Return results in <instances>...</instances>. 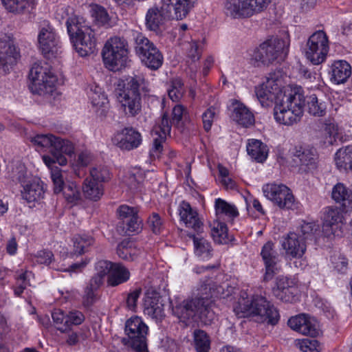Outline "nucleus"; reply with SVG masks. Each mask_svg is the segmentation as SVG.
<instances>
[{"mask_svg": "<svg viewBox=\"0 0 352 352\" xmlns=\"http://www.w3.org/2000/svg\"><path fill=\"white\" fill-rule=\"evenodd\" d=\"M234 311L238 318L257 316L261 322L274 326L280 320L279 311L266 297L260 294L248 295L241 292Z\"/></svg>", "mask_w": 352, "mask_h": 352, "instance_id": "nucleus-1", "label": "nucleus"}, {"mask_svg": "<svg viewBox=\"0 0 352 352\" xmlns=\"http://www.w3.org/2000/svg\"><path fill=\"white\" fill-rule=\"evenodd\" d=\"M305 106L304 90L300 86L289 87L286 94H280L274 107L275 121L286 126L298 122L303 115Z\"/></svg>", "mask_w": 352, "mask_h": 352, "instance_id": "nucleus-2", "label": "nucleus"}, {"mask_svg": "<svg viewBox=\"0 0 352 352\" xmlns=\"http://www.w3.org/2000/svg\"><path fill=\"white\" fill-rule=\"evenodd\" d=\"M213 301L207 297L184 300L173 306L172 312L179 322L188 325L192 322H199L203 325H210L215 314L212 310Z\"/></svg>", "mask_w": 352, "mask_h": 352, "instance_id": "nucleus-3", "label": "nucleus"}, {"mask_svg": "<svg viewBox=\"0 0 352 352\" xmlns=\"http://www.w3.org/2000/svg\"><path fill=\"white\" fill-rule=\"evenodd\" d=\"M66 27L71 43L80 56L94 53L96 47L95 32L82 16L76 14L69 16Z\"/></svg>", "mask_w": 352, "mask_h": 352, "instance_id": "nucleus-4", "label": "nucleus"}, {"mask_svg": "<svg viewBox=\"0 0 352 352\" xmlns=\"http://www.w3.org/2000/svg\"><path fill=\"white\" fill-rule=\"evenodd\" d=\"M9 178L21 188V195L28 203L38 202L44 198L45 184L40 177L28 173L24 164H18L9 172Z\"/></svg>", "mask_w": 352, "mask_h": 352, "instance_id": "nucleus-5", "label": "nucleus"}, {"mask_svg": "<svg viewBox=\"0 0 352 352\" xmlns=\"http://www.w3.org/2000/svg\"><path fill=\"white\" fill-rule=\"evenodd\" d=\"M289 48L288 38L271 36L253 50L250 60L255 67L270 66L278 60H284Z\"/></svg>", "mask_w": 352, "mask_h": 352, "instance_id": "nucleus-6", "label": "nucleus"}, {"mask_svg": "<svg viewBox=\"0 0 352 352\" xmlns=\"http://www.w3.org/2000/svg\"><path fill=\"white\" fill-rule=\"evenodd\" d=\"M127 41L123 37L113 36L108 39L102 50L104 65L109 71L120 72L129 61Z\"/></svg>", "mask_w": 352, "mask_h": 352, "instance_id": "nucleus-7", "label": "nucleus"}, {"mask_svg": "<svg viewBox=\"0 0 352 352\" xmlns=\"http://www.w3.org/2000/svg\"><path fill=\"white\" fill-rule=\"evenodd\" d=\"M143 81L144 78L139 76H128L124 80L118 98L123 112L127 118H134L142 111L140 87Z\"/></svg>", "mask_w": 352, "mask_h": 352, "instance_id": "nucleus-8", "label": "nucleus"}, {"mask_svg": "<svg viewBox=\"0 0 352 352\" xmlns=\"http://www.w3.org/2000/svg\"><path fill=\"white\" fill-rule=\"evenodd\" d=\"M134 49L143 65L152 71L160 69L164 63V56L160 50L142 33L133 34Z\"/></svg>", "mask_w": 352, "mask_h": 352, "instance_id": "nucleus-9", "label": "nucleus"}, {"mask_svg": "<svg viewBox=\"0 0 352 352\" xmlns=\"http://www.w3.org/2000/svg\"><path fill=\"white\" fill-rule=\"evenodd\" d=\"M29 78L30 89L33 94L45 96L52 95L56 91L57 77L47 66L34 64L30 70Z\"/></svg>", "mask_w": 352, "mask_h": 352, "instance_id": "nucleus-10", "label": "nucleus"}, {"mask_svg": "<svg viewBox=\"0 0 352 352\" xmlns=\"http://www.w3.org/2000/svg\"><path fill=\"white\" fill-rule=\"evenodd\" d=\"M329 52V40L324 30L311 34L306 43L305 57L314 65L325 62Z\"/></svg>", "mask_w": 352, "mask_h": 352, "instance_id": "nucleus-11", "label": "nucleus"}, {"mask_svg": "<svg viewBox=\"0 0 352 352\" xmlns=\"http://www.w3.org/2000/svg\"><path fill=\"white\" fill-rule=\"evenodd\" d=\"M292 161L301 173H311L318 166L319 155L317 149L309 144H298L291 150Z\"/></svg>", "mask_w": 352, "mask_h": 352, "instance_id": "nucleus-12", "label": "nucleus"}, {"mask_svg": "<svg viewBox=\"0 0 352 352\" xmlns=\"http://www.w3.org/2000/svg\"><path fill=\"white\" fill-rule=\"evenodd\" d=\"M271 0H226L227 15L232 18L250 17L265 10Z\"/></svg>", "mask_w": 352, "mask_h": 352, "instance_id": "nucleus-13", "label": "nucleus"}, {"mask_svg": "<svg viewBox=\"0 0 352 352\" xmlns=\"http://www.w3.org/2000/svg\"><path fill=\"white\" fill-rule=\"evenodd\" d=\"M148 331L147 325L139 316H133L125 323L124 331L129 344L138 352H148L146 342Z\"/></svg>", "mask_w": 352, "mask_h": 352, "instance_id": "nucleus-14", "label": "nucleus"}, {"mask_svg": "<svg viewBox=\"0 0 352 352\" xmlns=\"http://www.w3.org/2000/svg\"><path fill=\"white\" fill-rule=\"evenodd\" d=\"M260 256L263 265V282L272 280L280 269L281 256L278 253L276 243L272 240L267 241L261 248Z\"/></svg>", "mask_w": 352, "mask_h": 352, "instance_id": "nucleus-15", "label": "nucleus"}, {"mask_svg": "<svg viewBox=\"0 0 352 352\" xmlns=\"http://www.w3.org/2000/svg\"><path fill=\"white\" fill-rule=\"evenodd\" d=\"M265 196L281 209L294 210L296 203L291 190L284 184H267L263 187Z\"/></svg>", "mask_w": 352, "mask_h": 352, "instance_id": "nucleus-16", "label": "nucleus"}, {"mask_svg": "<svg viewBox=\"0 0 352 352\" xmlns=\"http://www.w3.org/2000/svg\"><path fill=\"white\" fill-rule=\"evenodd\" d=\"M38 47L46 58L56 56L61 53V42L54 28L47 25L42 28L38 34Z\"/></svg>", "mask_w": 352, "mask_h": 352, "instance_id": "nucleus-17", "label": "nucleus"}, {"mask_svg": "<svg viewBox=\"0 0 352 352\" xmlns=\"http://www.w3.org/2000/svg\"><path fill=\"white\" fill-rule=\"evenodd\" d=\"M167 113L162 115L161 120L156 124L151 131L153 137V145L149 151L151 158H160L163 150L164 143L170 133V125Z\"/></svg>", "mask_w": 352, "mask_h": 352, "instance_id": "nucleus-18", "label": "nucleus"}, {"mask_svg": "<svg viewBox=\"0 0 352 352\" xmlns=\"http://www.w3.org/2000/svg\"><path fill=\"white\" fill-rule=\"evenodd\" d=\"M20 56L13 37L5 35L0 39V73L9 72L10 67L16 65Z\"/></svg>", "mask_w": 352, "mask_h": 352, "instance_id": "nucleus-19", "label": "nucleus"}, {"mask_svg": "<svg viewBox=\"0 0 352 352\" xmlns=\"http://www.w3.org/2000/svg\"><path fill=\"white\" fill-rule=\"evenodd\" d=\"M31 142L41 148H50L55 151L64 149V152L69 157L74 153V145L71 141L52 134H38L32 138Z\"/></svg>", "mask_w": 352, "mask_h": 352, "instance_id": "nucleus-20", "label": "nucleus"}, {"mask_svg": "<svg viewBox=\"0 0 352 352\" xmlns=\"http://www.w3.org/2000/svg\"><path fill=\"white\" fill-rule=\"evenodd\" d=\"M113 144L122 151H131L142 143L141 133L132 126L124 127L118 131L112 138Z\"/></svg>", "mask_w": 352, "mask_h": 352, "instance_id": "nucleus-21", "label": "nucleus"}, {"mask_svg": "<svg viewBox=\"0 0 352 352\" xmlns=\"http://www.w3.org/2000/svg\"><path fill=\"white\" fill-rule=\"evenodd\" d=\"M160 3V7L150 8L146 13L145 25L150 31L160 32L166 21L173 20L170 11L167 10L163 3Z\"/></svg>", "mask_w": 352, "mask_h": 352, "instance_id": "nucleus-22", "label": "nucleus"}, {"mask_svg": "<svg viewBox=\"0 0 352 352\" xmlns=\"http://www.w3.org/2000/svg\"><path fill=\"white\" fill-rule=\"evenodd\" d=\"M327 75L333 85L345 83L352 74L351 65L345 60H334L327 65Z\"/></svg>", "mask_w": 352, "mask_h": 352, "instance_id": "nucleus-23", "label": "nucleus"}, {"mask_svg": "<svg viewBox=\"0 0 352 352\" xmlns=\"http://www.w3.org/2000/svg\"><path fill=\"white\" fill-rule=\"evenodd\" d=\"M347 212L342 208L327 207L323 216L322 229L327 234L338 235V230H341L344 224L343 213Z\"/></svg>", "mask_w": 352, "mask_h": 352, "instance_id": "nucleus-24", "label": "nucleus"}, {"mask_svg": "<svg viewBox=\"0 0 352 352\" xmlns=\"http://www.w3.org/2000/svg\"><path fill=\"white\" fill-rule=\"evenodd\" d=\"M177 212L180 221L183 222L186 228H192L197 233L201 232L203 223L197 210L192 208L189 202L185 200L181 201Z\"/></svg>", "mask_w": 352, "mask_h": 352, "instance_id": "nucleus-25", "label": "nucleus"}, {"mask_svg": "<svg viewBox=\"0 0 352 352\" xmlns=\"http://www.w3.org/2000/svg\"><path fill=\"white\" fill-rule=\"evenodd\" d=\"M281 245L286 255L292 258H301L306 252V242L300 235L294 232L283 237Z\"/></svg>", "mask_w": 352, "mask_h": 352, "instance_id": "nucleus-26", "label": "nucleus"}, {"mask_svg": "<svg viewBox=\"0 0 352 352\" xmlns=\"http://www.w3.org/2000/svg\"><path fill=\"white\" fill-rule=\"evenodd\" d=\"M272 292L276 298L285 302L292 303L298 298L297 287L287 277H279L276 279Z\"/></svg>", "mask_w": 352, "mask_h": 352, "instance_id": "nucleus-27", "label": "nucleus"}, {"mask_svg": "<svg viewBox=\"0 0 352 352\" xmlns=\"http://www.w3.org/2000/svg\"><path fill=\"white\" fill-rule=\"evenodd\" d=\"M231 118L239 125L248 128L253 125L255 118L253 113L243 102L236 99L230 100Z\"/></svg>", "mask_w": 352, "mask_h": 352, "instance_id": "nucleus-28", "label": "nucleus"}, {"mask_svg": "<svg viewBox=\"0 0 352 352\" xmlns=\"http://www.w3.org/2000/svg\"><path fill=\"white\" fill-rule=\"evenodd\" d=\"M288 326L301 334L315 338L318 335L316 325L311 318L305 314L291 317L287 322Z\"/></svg>", "mask_w": 352, "mask_h": 352, "instance_id": "nucleus-29", "label": "nucleus"}, {"mask_svg": "<svg viewBox=\"0 0 352 352\" xmlns=\"http://www.w3.org/2000/svg\"><path fill=\"white\" fill-rule=\"evenodd\" d=\"M198 0H161L167 10L170 11L171 18L176 20L185 19Z\"/></svg>", "mask_w": 352, "mask_h": 352, "instance_id": "nucleus-30", "label": "nucleus"}, {"mask_svg": "<svg viewBox=\"0 0 352 352\" xmlns=\"http://www.w3.org/2000/svg\"><path fill=\"white\" fill-rule=\"evenodd\" d=\"M275 86L274 88L271 82L267 81L256 89V97L263 107H268L273 102L276 105L280 94H286V90L289 89L285 88L283 90L277 85Z\"/></svg>", "mask_w": 352, "mask_h": 352, "instance_id": "nucleus-31", "label": "nucleus"}, {"mask_svg": "<svg viewBox=\"0 0 352 352\" xmlns=\"http://www.w3.org/2000/svg\"><path fill=\"white\" fill-rule=\"evenodd\" d=\"M160 294L148 291L144 299V313L153 318L160 319L164 316V305L160 302Z\"/></svg>", "mask_w": 352, "mask_h": 352, "instance_id": "nucleus-32", "label": "nucleus"}, {"mask_svg": "<svg viewBox=\"0 0 352 352\" xmlns=\"http://www.w3.org/2000/svg\"><path fill=\"white\" fill-rule=\"evenodd\" d=\"M267 145L261 140L250 139L247 144V153L251 159L256 163L265 162L269 155Z\"/></svg>", "mask_w": 352, "mask_h": 352, "instance_id": "nucleus-33", "label": "nucleus"}, {"mask_svg": "<svg viewBox=\"0 0 352 352\" xmlns=\"http://www.w3.org/2000/svg\"><path fill=\"white\" fill-rule=\"evenodd\" d=\"M331 197L345 211L349 212L352 209V190L343 184L338 183L333 186Z\"/></svg>", "mask_w": 352, "mask_h": 352, "instance_id": "nucleus-34", "label": "nucleus"}, {"mask_svg": "<svg viewBox=\"0 0 352 352\" xmlns=\"http://www.w3.org/2000/svg\"><path fill=\"white\" fill-rule=\"evenodd\" d=\"M5 9L15 14L32 12L36 6V0H1Z\"/></svg>", "mask_w": 352, "mask_h": 352, "instance_id": "nucleus-35", "label": "nucleus"}, {"mask_svg": "<svg viewBox=\"0 0 352 352\" xmlns=\"http://www.w3.org/2000/svg\"><path fill=\"white\" fill-rule=\"evenodd\" d=\"M130 278L129 269L122 263L115 262L110 274L107 276V284L109 287H117L129 281Z\"/></svg>", "mask_w": 352, "mask_h": 352, "instance_id": "nucleus-36", "label": "nucleus"}, {"mask_svg": "<svg viewBox=\"0 0 352 352\" xmlns=\"http://www.w3.org/2000/svg\"><path fill=\"white\" fill-rule=\"evenodd\" d=\"M214 211L217 219L232 221L239 215V210L234 204H230L221 198H217L214 201Z\"/></svg>", "mask_w": 352, "mask_h": 352, "instance_id": "nucleus-37", "label": "nucleus"}, {"mask_svg": "<svg viewBox=\"0 0 352 352\" xmlns=\"http://www.w3.org/2000/svg\"><path fill=\"white\" fill-rule=\"evenodd\" d=\"M82 190L86 199L97 201L104 194V186L87 177L82 183Z\"/></svg>", "mask_w": 352, "mask_h": 352, "instance_id": "nucleus-38", "label": "nucleus"}, {"mask_svg": "<svg viewBox=\"0 0 352 352\" xmlns=\"http://www.w3.org/2000/svg\"><path fill=\"white\" fill-rule=\"evenodd\" d=\"M187 235L192 239L195 256L202 260H208L211 258L212 248L210 242L203 237H197L193 233H188Z\"/></svg>", "mask_w": 352, "mask_h": 352, "instance_id": "nucleus-39", "label": "nucleus"}, {"mask_svg": "<svg viewBox=\"0 0 352 352\" xmlns=\"http://www.w3.org/2000/svg\"><path fill=\"white\" fill-rule=\"evenodd\" d=\"M211 235L216 243L228 244L231 240L228 236V228L225 222L215 219L210 224Z\"/></svg>", "mask_w": 352, "mask_h": 352, "instance_id": "nucleus-40", "label": "nucleus"}, {"mask_svg": "<svg viewBox=\"0 0 352 352\" xmlns=\"http://www.w3.org/2000/svg\"><path fill=\"white\" fill-rule=\"evenodd\" d=\"M89 98L94 107L97 108L98 113L100 110V114H104L108 109L109 100L107 95L101 91V88L96 87L94 90L91 89L89 93Z\"/></svg>", "mask_w": 352, "mask_h": 352, "instance_id": "nucleus-41", "label": "nucleus"}, {"mask_svg": "<svg viewBox=\"0 0 352 352\" xmlns=\"http://www.w3.org/2000/svg\"><path fill=\"white\" fill-rule=\"evenodd\" d=\"M335 162L340 170H352V145L338 150L335 155Z\"/></svg>", "mask_w": 352, "mask_h": 352, "instance_id": "nucleus-42", "label": "nucleus"}, {"mask_svg": "<svg viewBox=\"0 0 352 352\" xmlns=\"http://www.w3.org/2000/svg\"><path fill=\"white\" fill-rule=\"evenodd\" d=\"M193 340L196 352H210L211 340L205 331L195 329L193 332Z\"/></svg>", "mask_w": 352, "mask_h": 352, "instance_id": "nucleus-43", "label": "nucleus"}, {"mask_svg": "<svg viewBox=\"0 0 352 352\" xmlns=\"http://www.w3.org/2000/svg\"><path fill=\"white\" fill-rule=\"evenodd\" d=\"M80 187L76 182H68L62 191L64 198L68 204L75 206L82 200Z\"/></svg>", "mask_w": 352, "mask_h": 352, "instance_id": "nucleus-44", "label": "nucleus"}, {"mask_svg": "<svg viewBox=\"0 0 352 352\" xmlns=\"http://www.w3.org/2000/svg\"><path fill=\"white\" fill-rule=\"evenodd\" d=\"M50 153L52 155L51 156H43V161L50 170H51L52 168L56 167V164H58L60 166L67 164V160L65 156L67 155L64 152V149L60 148L57 151H55V149H50Z\"/></svg>", "mask_w": 352, "mask_h": 352, "instance_id": "nucleus-45", "label": "nucleus"}, {"mask_svg": "<svg viewBox=\"0 0 352 352\" xmlns=\"http://www.w3.org/2000/svg\"><path fill=\"white\" fill-rule=\"evenodd\" d=\"M306 103L308 112L310 114L319 117L324 116L327 109L326 103L322 100L320 101L315 94L307 96V99L305 98Z\"/></svg>", "mask_w": 352, "mask_h": 352, "instance_id": "nucleus-46", "label": "nucleus"}, {"mask_svg": "<svg viewBox=\"0 0 352 352\" xmlns=\"http://www.w3.org/2000/svg\"><path fill=\"white\" fill-rule=\"evenodd\" d=\"M91 16L100 26L111 27V17L107 10L102 6L96 4L91 8Z\"/></svg>", "mask_w": 352, "mask_h": 352, "instance_id": "nucleus-47", "label": "nucleus"}, {"mask_svg": "<svg viewBox=\"0 0 352 352\" xmlns=\"http://www.w3.org/2000/svg\"><path fill=\"white\" fill-rule=\"evenodd\" d=\"M168 97L173 102L179 101L185 92L184 84L180 78H174L170 80L167 89Z\"/></svg>", "mask_w": 352, "mask_h": 352, "instance_id": "nucleus-48", "label": "nucleus"}, {"mask_svg": "<svg viewBox=\"0 0 352 352\" xmlns=\"http://www.w3.org/2000/svg\"><path fill=\"white\" fill-rule=\"evenodd\" d=\"M85 320V315L78 310H72L67 313V320L65 321V328L58 327V330L62 333L69 330L73 325L77 326L81 324Z\"/></svg>", "mask_w": 352, "mask_h": 352, "instance_id": "nucleus-49", "label": "nucleus"}, {"mask_svg": "<svg viewBox=\"0 0 352 352\" xmlns=\"http://www.w3.org/2000/svg\"><path fill=\"white\" fill-rule=\"evenodd\" d=\"M94 243V238L87 234L77 235L74 238V248L76 254H82Z\"/></svg>", "mask_w": 352, "mask_h": 352, "instance_id": "nucleus-50", "label": "nucleus"}, {"mask_svg": "<svg viewBox=\"0 0 352 352\" xmlns=\"http://www.w3.org/2000/svg\"><path fill=\"white\" fill-rule=\"evenodd\" d=\"M90 179L100 184L109 182L111 178V173L109 168L104 166L94 167L90 170Z\"/></svg>", "mask_w": 352, "mask_h": 352, "instance_id": "nucleus-51", "label": "nucleus"}, {"mask_svg": "<svg viewBox=\"0 0 352 352\" xmlns=\"http://www.w3.org/2000/svg\"><path fill=\"white\" fill-rule=\"evenodd\" d=\"M320 226L315 221H303L300 225V232L302 239L305 241L308 239H312L317 232H319Z\"/></svg>", "mask_w": 352, "mask_h": 352, "instance_id": "nucleus-52", "label": "nucleus"}, {"mask_svg": "<svg viewBox=\"0 0 352 352\" xmlns=\"http://www.w3.org/2000/svg\"><path fill=\"white\" fill-rule=\"evenodd\" d=\"M147 224L152 232L155 235L160 234L164 228V221L157 212H153L147 219Z\"/></svg>", "mask_w": 352, "mask_h": 352, "instance_id": "nucleus-53", "label": "nucleus"}, {"mask_svg": "<svg viewBox=\"0 0 352 352\" xmlns=\"http://www.w3.org/2000/svg\"><path fill=\"white\" fill-rule=\"evenodd\" d=\"M217 109L214 107L210 106L207 108L201 115L203 128L206 132L211 130L214 120L217 116Z\"/></svg>", "mask_w": 352, "mask_h": 352, "instance_id": "nucleus-54", "label": "nucleus"}, {"mask_svg": "<svg viewBox=\"0 0 352 352\" xmlns=\"http://www.w3.org/2000/svg\"><path fill=\"white\" fill-rule=\"evenodd\" d=\"M138 212L139 210L137 207L129 206L126 204L120 205L116 210L118 219L122 220L124 223L126 220L138 214Z\"/></svg>", "mask_w": 352, "mask_h": 352, "instance_id": "nucleus-55", "label": "nucleus"}, {"mask_svg": "<svg viewBox=\"0 0 352 352\" xmlns=\"http://www.w3.org/2000/svg\"><path fill=\"white\" fill-rule=\"evenodd\" d=\"M99 299L98 292L86 287L84 294L82 297V303L84 307L89 309Z\"/></svg>", "mask_w": 352, "mask_h": 352, "instance_id": "nucleus-56", "label": "nucleus"}, {"mask_svg": "<svg viewBox=\"0 0 352 352\" xmlns=\"http://www.w3.org/2000/svg\"><path fill=\"white\" fill-rule=\"evenodd\" d=\"M186 109L183 105H182V104L175 105L172 110L171 119H170L169 116H168L170 127L172 126V125L179 127L180 126L181 122L182 120L183 116H184V113H186ZM164 113H167V115H168V113L167 112H164L163 113V115Z\"/></svg>", "mask_w": 352, "mask_h": 352, "instance_id": "nucleus-57", "label": "nucleus"}, {"mask_svg": "<svg viewBox=\"0 0 352 352\" xmlns=\"http://www.w3.org/2000/svg\"><path fill=\"white\" fill-rule=\"evenodd\" d=\"M142 294V289L140 287L136 288L131 291L126 298V305L129 310L135 311L137 308L138 300Z\"/></svg>", "mask_w": 352, "mask_h": 352, "instance_id": "nucleus-58", "label": "nucleus"}, {"mask_svg": "<svg viewBox=\"0 0 352 352\" xmlns=\"http://www.w3.org/2000/svg\"><path fill=\"white\" fill-rule=\"evenodd\" d=\"M115 262H112L107 260H99L96 263L95 270L96 273L103 276H108L111 270L114 265Z\"/></svg>", "mask_w": 352, "mask_h": 352, "instance_id": "nucleus-59", "label": "nucleus"}, {"mask_svg": "<svg viewBox=\"0 0 352 352\" xmlns=\"http://www.w3.org/2000/svg\"><path fill=\"white\" fill-rule=\"evenodd\" d=\"M52 318L54 324L58 327L65 328V321L67 320V313L60 309H54L52 312Z\"/></svg>", "mask_w": 352, "mask_h": 352, "instance_id": "nucleus-60", "label": "nucleus"}, {"mask_svg": "<svg viewBox=\"0 0 352 352\" xmlns=\"http://www.w3.org/2000/svg\"><path fill=\"white\" fill-rule=\"evenodd\" d=\"M124 223H126L125 232L129 234L133 232H138L142 228V221L140 219L138 214L126 220Z\"/></svg>", "mask_w": 352, "mask_h": 352, "instance_id": "nucleus-61", "label": "nucleus"}, {"mask_svg": "<svg viewBox=\"0 0 352 352\" xmlns=\"http://www.w3.org/2000/svg\"><path fill=\"white\" fill-rule=\"evenodd\" d=\"M319 342L316 340L303 339L300 342V349L302 352H319Z\"/></svg>", "mask_w": 352, "mask_h": 352, "instance_id": "nucleus-62", "label": "nucleus"}, {"mask_svg": "<svg viewBox=\"0 0 352 352\" xmlns=\"http://www.w3.org/2000/svg\"><path fill=\"white\" fill-rule=\"evenodd\" d=\"M334 269L340 274H346L348 270V259L344 256H339L332 259Z\"/></svg>", "mask_w": 352, "mask_h": 352, "instance_id": "nucleus-63", "label": "nucleus"}, {"mask_svg": "<svg viewBox=\"0 0 352 352\" xmlns=\"http://www.w3.org/2000/svg\"><path fill=\"white\" fill-rule=\"evenodd\" d=\"M36 257L38 263L45 265H49L54 260L52 252L45 249L38 251Z\"/></svg>", "mask_w": 352, "mask_h": 352, "instance_id": "nucleus-64", "label": "nucleus"}]
</instances>
